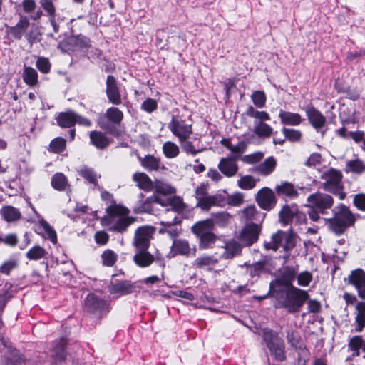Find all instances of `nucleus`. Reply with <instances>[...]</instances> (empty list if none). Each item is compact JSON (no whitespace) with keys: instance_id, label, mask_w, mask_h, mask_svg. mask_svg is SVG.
<instances>
[{"instance_id":"nucleus-1","label":"nucleus","mask_w":365,"mask_h":365,"mask_svg":"<svg viewBox=\"0 0 365 365\" xmlns=\"http://www.w3.org/2000/svg\"><path fill=\"white\" fill-rule=\"evenodd\" d=\"M274 299L273 305L276 309H287L291 314L299 312L304 302L309 299V294L294 286L271 292Z\"/></svg>"},{"instance_id":"nucleus-2","label":"nucleus","mask_w":365,"mask_h":365,"mask_svg":"<svg viewBox=\"0 0 365 365\" xmlns=\"http://www.w3.org/2000/svg\"><path fill=\"white\" fill-rule=\"evenodd\" d=\"M332 212L333 217L324 220L329 229L336 235L343 234L348 227L355 224V215L345 205H338Z\"/></svg>"},{"instance_id":"nucleus-3","label":"nucleus","mask_w":365,"mask_h":365,"mask_svg":"<svg viewBox=\"0 0 365 365\" xmlns=\"http://www.w3.org/2000/svg\"><path fill=\"white\" fill-rule=\"evenodd\" d=\"M214 229L215 225L212 219L198 221L192 226L191 231L198 240L200 249H209L215 243L217 236L213 232Z\"/></svg>"},{"instance_id":"nucleus-4","label":"nucleus","mask_w":365,"mask_h":365,"mask_svg":"<svg viewBox=\"0 0 365 365\" xmlns=\"http://www.w3.org/2000/svg\"><path fill=\"white\" fill-rule=\"evenodd\" d=\"M297 235L292 232H284L278 230L274 233L269 242H264V247L267 250L276 252L280 246H282L287 253L284 257H288L289 252L296 246Z\"/></svg>"},{"instance_id":"nucleus-5","label":"nucleus","mask_w":365,"mask_h":365,"mask_svg":"<svg viewBox=\"0 0 365 365\" xmlns=\"http://www.w3.org/2000/svg\"><path fill=\"white\" fill-rule=\"evenodd\" d=\"M30 26L29 18L19 14V20L15 26H6V32L14 39L20 41L23 36L30 44H33L38 40V34L33 30H29Z\"/></svg>"},{"instance_id":"nucleus-6","label":"nucleus","mask_w":365,"mask_h":365,"mask_svg":"<svg viewBox=\"0 0 365 365\" xmlns=\"http://www.w3.org/2000/svg\"><path fill=\"white\" fill-rule=\"evenodd\" d=\"M262 338L271 355L277 361H283L286 359L284 340L279 336L276 331L269 328L262 329Z\"/></svg>"},{"instance_id":"nucleus-7","label":"nucleus","mask_w":365,"mask_h":365,"mask_svg":"<svg viewBox=\"0 0 365 365\" xmlns=\"http://www.w3.org/2000/svg\"><path fill=\"white\" fill-rule=\"evenodd\" d=\"M297 269L293 267L286 266L279 269L277 278L269 284V294L277 289L292 287L293 286L292 282L295 279Z\"/></svg>"},{"instance_id":"nucleus-8","label":"nucleus","mask_w":365,"mask_h":365,"mask_svg":"<svg viewBox=\"0 0 365 365\" xmlns=\"http://www.w3.org/2000/svg\"><path fill=\"white\" fill-rule=\"evenodd\" d=\"M304 111L309 124L322 137L324 136L327 130L326 117L311 104L304 107Z\"/></svg>"},{"instance_id":"nucleus-9","label":"nucleus","mask_w":365,"mask_h":365,"mask_svg":"<svg viewBox=\"0 0 365 365\" xmlns=\"http://www.w3.org/2000/svg\"><path fill=\"white\" fill-rule=\"evenodd\" d=\"M168 129L176 137L179 142H183L192 133V125L186 123L185 120L179 117L173 115L170 122L168 125Z\"/></svg>"},{"instance_id":"nucleus-10","label":"nucleus","mask_w":365,"mask_h":365,"mask_svg":"<svg viewBox=\"0 0 365 365\" xmlns=\"http://www.w3.org/2000/svg\"><path fill=\"white\" fill-rule=\"evenodd\" d=\"M1 342L4 346L7 348L6 361L8 365H38L36 361L28 358L26 355L21 354L19 350L9 345L4 339H1Z\"/></svg>"},{"instance_id":"nucleus-11","label":"nucleus","mask_w":365,"mask_h":365,"mask_svg":"<svg viewBox=\"0 0 365 365\" xmlns=\"http://www.w3.org/2000/svg\"><path fill=\"white\" fill-rule=\"evenodd\" d=\"M307 202L321 214L325 215L327 210L331 209L334 205V198L326 193L317 192L310 195L307 197Z\"/></svg>"},{"instance_id":"nucleus-12","label":"nucleus","mask_w":365,"mask_h":365,"mask_svg":"<svg viewBox=\"0 0 365 365\" xmlns=\"http://www.w3.org/2000/svg\"><path fill=\"white\" fill-rule=\"evenodd\" d=\"M85 309L87 312L96 314H106L109 312V304L95 294H89L85 299Z\"/></svg>"},{"instance_id":"nucleus-13","label":"nucleus","mask_w":365,"mask_h":365,"mask_svg":"<svg viewBox=\"0 0 365 365\" xmlns=\"http://www.w3.org/2000/svg\"><path fill=\"white\" fill-rule=\"evenodd\" d=\"M153 229L150 226L139 227L135 232L133 246L138 250H148Z\"/></svg>"},{"instance_id":"nucleus-14","label":"nucleus","mask_w":365,"mask_h":365,"mask_svg":"<svg viewBox=\"0 0 365 365\" xmlns=\"http://www.w3.org/2000/svg\"><path fill=\"white\" fill-rule=\"evenodd\" d=\"M255 200L262 209L267 211L273 209L277 204L274 191L267 187H264L257 192Z\"/></svg>"},{"instance_id":"nucleus-15","label":"nucleus","mask_w":365,"mask_h":365,"mask_svg":"<svg viewBox=\"0 0 365 365\" xmlns=\"http://www.w3.org/2000/svg\"><path fill=\"white\" fill-rule=\"evenodd\" d=\"M261 227L255 223L247 224L242 230L240 241L245 246H250L257 241Z\"/></svg>"},{"instance_id":"nucleus-16","label":"nucleus","mask_w":365,"mask_h":365,"mask_svg":"<svg viewBox=\"0 0 365 365\" xmlns=\"http://www.w3.org/2000/svg\"><path fill=\"white\" fill-rule=\"evenodd\" d=\"M347 282L356 288L358 296L365 299V272L361 269L352 270L347 278Z\"/></svg>"},{"instance_id":"nucleus-17","label":"nucleus","mask_w":365,"mask_h":365,"mask_svg":"<svg viewBox=\"0 0 365 365\" xmlns=\"http://www.w3.org/2000/svg\"><path fill=\"white\" fill-rule=\"evenodd\" d=\"M106 96L108 101L114 105H120L122 103L117 81L111 75L108 76L106 78Z\"/></svg>"},{"instance_id":"nucleus-18","label":"nucleus","mask_w":365,"mask_h":365,"mask_svg":"<svg viewBox=\"0 0 365 365\" xmlns=\"http://www.w3.org/2000/svg\"><path fill=\"white\" fill-rule=\"evenodd\" d=\"M66 344L67 341L63 337L53 341L49 350L51 352V356L56 362H62L66 359L67 354L66 351Z\"/></svg>"},{"instance_id":"nucleus-19","label":"nucleus","mask_w":365,"mask_h":365,"mask_svg":"<svg viewBox=\"0 0 365 365\" xmlns=\"http://www.w3.org/2000/svg\"><path fill=\"white\" fill-rule=\"evenodd\" d=\"M173 255L195 256L196 247L191 248L187 240L185 239H174L172 245Z\"/></svg>"},{"instance_id":"nucleus-20","label":"nucleus","mask_w":365,"mask_h":365,"mask_svg":"<svg viewBox=\"0 0 365 365\" xmlns=\"http://www.w3.org/2000/svg\"><path fill=\"white\" fill-rule=\"evenodd\" d=\"M238 158L239 156H234L233 158H222L218 164L219 170L227 177L234 176L238 170V166L235 162Z\"/></svg>"},{"instance_id":"nucleus-21","label":"nucleus","mask_w":365,"mask_h":365,"mask_svg":"<svg viewBox=\"0 0 365 365\" xmlns=\"http://www.w3.org/2000/svg\"><path fill=\"white\" fill-rule=\"evenodd\" d=\"M155 260V257L148 250H138L133 256L134 263L141 268L148 267Z\"/></svg>"},{"instance_id":"nucleus-22","label":"nucleus","mask_w":365,"mask_h":365,"mask_svg":"<svg viewBox=\"0 0 365 365\" xmlns=\"http://www.w3.org/2000/svg\"><path fill=\"white\" fill-rule=\"evenodd\" d=\"M89 138L91 144L98 150H105L110 144V140L101 131H91Z\"/></svg>"},{"instance_id":"nucleus-23","label":"nucleus","mask_w":365,"mask_h":365,"mask_svg":"<svg viewBox=\"0 0 365 365\" xmlns=\"http://www.w3.org/2000/svg\"><path fill=\"white\" fill-rule=\"evenodd\" d=\"M56 120L59 126L71 128L76 124V113L72 110L61 112L56 117Z\"/></svg>"},{"instance_id":"nucleus-24","label":"nucleus","mask_w":365,"mask_h":365,"mask_svg":"<svg viewBox=\"0 0 365 365\" xmlns=\"http://www.w3.org/2000/svg\"><path fill=\"white\" fill-rule=\"evenodd\" d=\"M296 204L285 205L279 212L280 222L284 225H292L297 212Z\"/></svg>"},{"instance_id":"nucleus-25","label":"nucleus","mask_w":365,"mask_h":365,"mask_svg":"<svg viewBox=\"0 0 365 365\" xmlns=\"http://www.w3.org/2000/svg\"><path fill=\"white\" fill-rule=\"evenodd\" d=\"M279 118L282 124L290 126H297L303 120L299 113L285 111L282 109L279 110Z\"/></svg>"},{"instance_id":"nucleus-26","label":"nucleus","mask_w":365,"mask_h":365,"mask_svg":"<svg viewBox=\"0 0 365 365\" xmlns=\"http://www.w3.org/2000/svg\"><path fill=\"white\" fill-rule=\"evenodd\" d=\"M275 192L279 196L282 195L290 199L296 198L299 195L294 185L288 181H282L279 185H277Z\"/></svg>"},{"instance_id":"nucleus-27","label":"nucleus","mask_w":365,"mask_h":365,"mask_svg":"<svg viewBox=\"0 0 365 365\" xmlns=\"http://www.w3.org/2000/svg\"><path fill=\"white\" fill-rule=\"evenodd\" d=\"M135 288V286L129 281H119L109 287V292L110 294L126 295L133 293Z\"/></svg>"},{"instance_id":"nucleus-28","label":"nucleus","mask_w":365,"mask_h":365,"mask_svg":"<svg viewBox=\"0 0 365 365\" xmlns=\"http://www.w3.org/2000/svg\"><path fill=\"white\" fill-rule=\"evenodd\" d=\"M224 248L225 251L221 255L222 259H231L241 255L242 247L238 242L234 240L227 242Z\"/></svg>"},{"instance_id":"nucleus-29","label":"nucleus","mask_w":365,"mask_h":365,"mask_svg":"<svg viewBox=\"0 0 365 365\" xmlns=\"http://www.w3.org/2000/svg\"><path fill=\"white\" fill-rule=\"evenodd\" d=\"M158 203L163 206H166V203L163 202V199L156 195H153L146 198L144 202H141L140 205L135 209V212H151L153 211V204Z\"/></svg>"},{"instance_id":"nucleus-30","label":"nucleus","mask_w":365,"mask_h":365,"mask_svg":"<svg viewBox=\"0 0 365 365\" xmlns=\"http://www.w3.org/2000/svg\"><path fill=\"white\" fill-rule=\"evenodd\" d=\"M134 222L131 217L120 216L114 220L109 228L110 230L123 233L127 231L128 227Z\"/></svg>"},{"instance_id":"nucleus-31","label":"nucleus","mask_w":365,"mask_h":365,"mask_svg":"<svg viewBox=\"0 0 365 365\" xmlns=\"http://www.w3.org/2000/svg\"><path fill=\"white\" fill-rule=\"evenodd\" d=\"M133 180L135 181L140 189L145 191H150L153 187V184L148 175L144 173H135L133 175Z\"/></svg>"},{"instance_id":"nucleus-32","label":"nucleus","mask_w":365,"mask_h":365,"mask_svg":"<svg viewBox=\"0 0 365 365\" xmlns=\"http://www.w3.org/2000/svg\"><path fill=\"white\" fill-rule=\"evenodd\" d=\"M141 165L148 171H155L160 168V159L152 155H147L144 158L138 157Z\"/></svg>"},{"instance_id":"nucleus-33","label":"nucleus","mask_w":365,"mask_h":365,"mask_svg":"<svg viewBox=\"0 0 365 365\" xmlns=\"http://www.w3.org/2000/svg\"><path fill=\"white\" fill-rule=\"evenodd\" d=\"M244 266L247 267V272L252 278L256 277H259L262 273L265 272L267 271L265 268L266 262L264 260L258 261L252 264L245 262L241 267Z\"/></svg>"},{"instance_id":"nucleus-34","label":"nucleus","mask_w":365,"mask_h":365,"mask_svg":"<svg viewBox=\"0 0 365 365\" xmlns=\"http://www.w3.org/2000/svg\"><path fill=\"white\" fill-rule=\"evenodd\" d=\"M277 161L274 157L271 156L265 159V160L259 164L255 169L262 175H270L275 169Z\"/></svg>"},{"instance_id":"nucleus-35","label":"nucleus","mask_w":365,"mask_h":365,"mask_svg":"<svg viewBox=\"0 0 365 365\" xmlns=\"http://www.w3.org/2000/svg\"><path fill=\"white\" fill-rule=\"evenodd\" d=\"M22 78L26 85L34 86L38 83V75L36 69L24 66Z\"/></svg>"},{"instance_id":"nucleus-36","label":"nucleus","mask_w":365,"mask_h":365,"mask_svg":"<svg viewBox=\"0 0 365 365\" xmlns=\"http://www.w3.org/2000/svg\"><path fill=\"white\" fill-rule=\"evenodd\" d=\"M356 309L358 313L355 318V322L356 324L355 331L356 332H361L365 327V302H359L356 306Z\"/></svg>"},{"instance_id":"nucleus-37","label":"nucleus","mask_w":365,"mask_h":365,"mask_svg":"<svg viewBox=\"0 0 365 365\" xmlns=\"http://www.w3.org/2000/svg\"><path fill=\"white\" fill-rule=\"evenodd\" d=\"M1 214L6 222H14L21 217L20 211L12 206H4L1 210Z\"/></svg>"},{"instance_id":"nucleus-38","label":"nucleus","mask_w":365,"mask_h":365,"mask_svg":"<svg viewBox=\"0 0 365 365\" xmlns=\"http://www.w3.org/2000/svg\"><path fill=\"white\" fill-rule=\"evenodd\" d=\"M51 186L58 191H64L68 186L67 178L62 173L53 175L51 179Z\"/></svg>"},{"instance_id":"nucleus-39","label":"nucleus","mask_w":365,"mask_h":365,"mask_svg":"<svg viewBox=\"0 0 365 365\" xmlns=\"http://www.w3.org/2000/svg\"><path fill=\"white\" fill-rule=\"evenodd\" d=\"M322 188L327 192L339 196V198L341 200L346 197V193L343 191V186L341 183L323 182Z\"/></svg>"},{"instance_id":"nucleus-40","label":"nucleus","mask_w":365,"mask_h":365,"mask_svg":"<svg viewBox=\"0 0 365 365\" xmlns=\"http://www.w3.org/2000/svg\"><path fill=\"white\" fill-rule=\"evenodd\" d=\"M78 174L95 187L98 186V175L93 168L83 166L78 170Z\"/></svg>"},{"instance_id":"nucleus-41","label":"nucleus","mask_w":365,"mask_h":365,"mask_svg":"<svg viewBox=\"0 0 365 365\" xmlns=\"http://www.w3.org/2000/svg\"><path fill=\"white\" fill-rule=\"evenodd\" d=\"M364 344V339L361 336H354L349 339L348 346L353 351L354 356H359L360 355V349H362Z\"/></svg>"},{"instance_id":"nucleus-42","label":"nucleus","mask_w":365,"mask_h":365,"mask_svg":"<svg viewBox=\"0 0 365 365\" xmlns=\"http://www.w3.org/2000/svg\"><path fill=\"white\" fill-rule=\"evenodd\" d=\"M218 263V259L213 256L205 255L196 258L193 265L197 268H203L208 266H214Z\"/></svg>"},{"instance_id":"nucleus-43","label":"nucleus","mask_w":365,"mask_h":365,"mask_svg":"<svg viewBox=\"0 0 365 365\" xmlns=\"http://www.w3.org/2000/svg\"><path fill=\"white\" fill-rule=\"evenodd\" d=\"M106 117L109 121L114 124H120L123 118V113L118 108L111 107L107 109Z\"/></svg>"},{"instance_id":"nucleus-44","label":"nucleus","mask_w":365,"mask_h":365,"mask_svg":"<svg viewBox=\"0 0 365 365\" xmlns=\"http://www.w3.org/2000/svg\"><path fill=\"white\" fill-rule=\"evenodd\" d=\"M322 178L325 180L324 182L341 183L342 174L340 171L331 168L323 174Z\"/></svg>"},{"instance_id":"nucleus-45","label":"nucleus","mask_w":365,"mask_h":365,"mask_svg":"<svg viewBox=\"0 0 365 365\" xmlns=\"http://www.w3.org/2000/svg\"><path fill=\"white\" fill-rule=\"evenodd\" d=\"M155 191L158 194H162L163 195H173L175 193V188L172 187L168 183H165L158 180L155 182L154 185Z\"/></svg>"},{"instance_id":"nucleus-46","label":"nucleus","mask_w":365,"mask_h":365,"mask_svg":"<svg viewBox=\"0 0 365 365\" xmlns=\"http://www.w3.org/2000/svg\"><path fill=\"white\" fill-rule=\"evenodd\" d=\"M163 151L165 157L173 158L178 155L180 150L175 143L167 141L163 145Z\"/></svg>"},{"instance_id":"nucleus-47","label":"nucleus","mask_w":365,"mask_h":365,"mask_svg":"<svg viewBox=\"0 0 365 365\" xmlns=\"http://www.w3.org/2000/svg\"><path fill=\"white\" fill-rule=\"evenodd\" d=\"M347 169L356 174H361L365 172V164L360 159L349 160L346 163Z\"/></svg>"},{"instance_id":"nucleus-48","label":"nucleus","mask_w":365,"mask_h":365,"mask_svg":"<svg viewBox=\"0 0 365 365\" xmlns=\"http://www.w3.org/2000/svg\"><path fill=\"white\" fill-rule=\"evenodd\" d=\"M66 141L61 137H57L52 140L49 144V150L54 153H61L66 148Z\"/></svg>"},{"instance_id":"nucleus-49","label":"nucleus","mask_w":365,"mask_h":365,"mask_svg":"<svg viewBox=\"0 0 365 365\" xmlns=\"http://www.w3.org/2000/svg\"><path fill=\"white\" fill-rule=\"evenodd\" d=\"M286 338L290 346L294 347L298 351L299 350V347L301 346H304L301 340L300 336L296 331L293 330L289 329L287 331Z\"/></svg>"},{"instance_id":"nucleus-50","label":"nucleus","mask_w":365,"mask_h":365,"mask_svg":"<svg viewBox=\"0 0 365 365\" xmlns=\"http://www.w3.org/2000/svg\"><path fill=\"white\" fill-rule=\"evenodd\" d=\"M237 185L241 189L249 190L255 187L256 180L252 175H245L238 180Z\"/></svg>"},{"instance_id":"nucleus-51","label":"nucleus","mask_w":365,"mask_h":365,"mask_svg":"<svg viewBox=\"0 0 365 365\" xmlns=\"http://www.w3.org/2000/svg\"><path fill=\"white\" fill-rule=\"evenodd\" d=\"M282 132L284 134L285 139L290 142H298L302 137V133L299 130L284 127L282 129Z\"/></svg>"},{"instance_id":"nucleus-52","label":"nucleus","mask_w":365,"mask_h":365,"mask_svg":"<svg viewBox=\"0 0 365 365\" xmlns=\"http://www.w3.org/2000/svg\"><path fill=\"white\" fill-rule=\"evenodd\" d=\"M46 252L41 246L33 247L26 252V257L30 260H38L44 257Z\"/></svg>"},{"instance_id":"nucleus-53","label":"nucleus","mask_w":365,"mask_h":365,"mask_svg":"<svg viewBox=\"0 0 365 365\" xmlns=\"http://www.w3.org/2000/svg\"><path fill=\"white\" fill-rule=\"evenodd\" d=\"M272 131L273 128L263 122H259L255 128V133L259 137H269Z\"/></svg>"},{"instance_id":"nucleus-54","label":"nucleus","mask_w":365,"mask_h":365,"mask_svg":"<svg viewBox=\"0 0 365 365\" xmlns=\"http://www.w3.org/2000/svg\"><path fill=\"white\" fill-rule=\"evenodd\" d=\"M14 297V293L10 288L4 289L0 293V319L8 302Z\"/></svg>"},{"instance_id":"nucleus-55","label":"nucleus","mask_w":365,"mask_h":365,"mask_svg":"<svg viewBox=\"0 0 365 365\" xmlns=\"http://www.w3.org/2000/svg\"><path fill=\"white\" fill-rule=\"evenodd\" d=\"M40 225L43 229L46 237L53 244H56L57 242V235L53 228L45 220H40Z\"/></svg>"},{"instance_id":"nucleus-56","label":"nucleus","mask_w":365,"mask_h":365,"mask_svg":"<svg viewBox=\"0 0 365 365\" xmlns=\"http://www.w3.org/2000/svg\"><path fill=\"white\" fill-rule=\"evenodd\" d=\"M103 264L107 267H112L117 260V255L110 250H107L101 255Z\"/></svg>"},{"instance_id":"nucleus-57","label":"nucleus","mask_w":365,"mask_h":365,"mask_svg":"<svg viewBox=\"0 0 365 365\" xmlns=\"http://www.w3.org/2000/svg\"><path fill=\"white\" fill-rule=\"evenodd\" d=\"M253 103L259 108L264 106L266 103V96L264 91H256L251 96Z\"/></svg>"},{"instance_id":"nucleus-58","label":"nucleus","mask_w":365,"mask_h":365,"mask_svg":"<svg viewBox=\"0 0 365 365\" xmlns=\"http://www.w3.org/2000/svg\"><path fill=\"white\" fill-rule=\"evenodd\" d=\"M264 155L263 152L257 151L249 155H245L241 159L247 164H255L261 161Z\"/></svg>"},{"instance_id":"nucleus-59","label":"nucleus","mask_w":365,"mask_h":365,"mask_svg":"<svg viewBox=\"0 0 365 365\" xmlns=\"http://www.w3.org/2000/svg\"><path fill=\"white\" fill-rule=\"evenodd\" d=\"M120 124H114L110 121L103 123L101 124V127L102 129L106 130L108 133L115 136L118 137L121 134L120 129L118 127Z\"/></svg>"},{"instance_id":"nucleus-60","label":"nucleus","mask_w":365,"mask_h":365,"mask_svg":"<svg viewBox=\"0 0 365 365\" xmlns=\"http://www.w3.org/2000/svg\"><path fill=\"white\" fill-rule=\"evenodd\" d=\"M163 202L166 203V205H171L175 211L180 212L184 209L183 202L180 197L175 196L170 198L163 200Z\"/></svg>"},{"instance_id":"nucleus-61","label":"nucleus","mask_w":365,"mask_h":365,"mask_svg":"<svg viewBox=\"0 0 365 365\" xmlns=\"http://www.w3.org/2000/svg\"><path fill=\"white\" fill-rule=\"evenodd\" d=\"M212 200V205L216 207H225L227 205V193H217L213 195H210Z\"/></svg>"},{"instance_id":"nucleus-62","label":"nucleus","mask_w":365,"mask_h":365,"mask_svg":"<svg viewBox=\"0 0 365 365\" xmlns=\"http://www.w3.org/2000/svg\"><path fill=\"white\" fill-rule=\"evenodd\" d=\"M39 3L48 18L56 15V7L52 0H40Z\"/></svg>"},{"instance_id":"nucleus-63","label":"nucleus","mask_w":365,"mask_h":365,"mask_svg":"<svg viewBox=\"0 0 365 365\" xmlns=\"http://www.w3.org/2000/svg\"><path fill=\"white\" fill-rule=\"evenodd\" d=\"M312 280V274L308 271L300 272L297 276V283L299 286L307 287Z\"/></svg>"},{"instance_id":"nucleus-64","label":"nucleus","mask_w":365,"mask_h":365,"mask_svg":"<svg viewBox=\"0 0 365 365\" xmlns=\"http://www.w3.org/2000/svg\"><path fill=\"white\" fill-rule=\"evenodd\" d=\"M36 68L43 73H48L51 70V63L44 57H39L36 61Z\"/></svg>"}]
</instances>
